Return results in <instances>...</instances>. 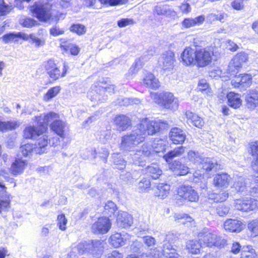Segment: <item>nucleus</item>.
Segmentation results:
<instances>
[{"label":"nucleus","instance_id":"nucleus-1","mask_svg":"<svg viewBox=\"0 0 258 258\" xmlns=\"http://www.w3.org/2000/svg\"><path fill=\"white\" fill-rule=\"evenodd\" d=\"M164 125L160 120H151L144 118L133 131L122 138L120 148L124 151H132L137 145L144 141L147 135L159 132Z\"/></svg>","mask_w":258,"mask_h":258},{"label":"nucleus","instance_id":"nucleus-2","mask_svg":"<svg viewBox=\"0 0 258 258\" xmlns=\"http://www.w3.org/2000/svg\"><path fill=\"white\" fill-rule=\"evenodd\" d=\"M199 240L203 241L208 247H223L226 240L216 232L208 228H204L198 234Z\"/></svg>","mask_w":258,"mask_h":258},{"label":"nucleus","instance_id":"nucleus-3","mask_svg":"<svg viewBox=\"0 0 258 258\" xmlns=\"http://www.w3.org/2000/svg\"><path fill=\"white\" fill-rule=\"evenodd\" d=\"M150 97L155 103L163 106L166 109L175 110L178 107V99L171 93L162 92L158 94L151 92Z\"/></svg>","mask_w":258,"mask_h":258},{"label":"nucleus","instance_id":"nucleus-4","mask_svg":"<svg viewBox=\"0 0 258 258\" xmlns=\"http://www.w3.org/2000/svg\"><path fill=\"white\" fill-rule=\"evenodd\" d=\"M45 69L50 78L55 81L60 78L63 77L67 72L68 67L64 63L63 68L56 63L53 59H49L44 64Z\"/></svg>","mask_w":258,"mask_h":258},{"label":"nucleus","instance_id":"nucleus-5","mask_svg":"<svg viewBox=\"0 0 258 258\" xmlns=\"http://www.w3.org/2000/svg\"><path fill=\"white\" fill-rule=\"evenodd\" d=\"M214 55L213 47L196 48V65L200 68L208 66L211 63Z\"/></svg>","mask_w":258,"mask_h":258},{"label":"nucleus","instance_id":"nucleus-6","mask_svg":"<svg viewBox=\"0 0 258 258\" xmlns=\"http://www.w3.org/2000/svg\"><path fill=\"white\" fill-rule=\"evenodd\" d=\"M51 6L47 3L38 2L31 8V11L40 21L46 22L51 17Z\"/></svg>","mask_w":258,"mask_h":258},{"label":"nucleus","instance_id":"nucleus-7","mask_svg":"<svg viewBox=\"0 0 258 258\" xmlns=\"http://www.w3.org/2000/svg\"><path fill=\"white\" fill-rule=\"evenodd\" d=\"M82 243L85 245V254L90 253L96 257H100L102 255L104 247L103 242L101 240H89L83 241Z\"/></svg>","mask_w":258,"mask_h":258},{"label":"nucleus","instance_id":"nucleus-8","mask_svg":"<svg viewBox=\"0 0 258 258\" xmlns=\"http://www.w3.org/2000/svg\"><path fill=\"white\" fill-rule=\"evenodd\" d=\"M177 195L182 200L190 202H196L199 199L197 191L189 185H183L179 186L177 190Z\"/></svg>","mask_w":258,"mask_h":258},{"label":"nucleus","instance_id":"nucleus-9","mask_svg":"<svg viewBox=\"0 0 258 258\" xmlns=\"http://www.w3.org/2000/svg\"><path fill=\"white\" fill-rule=\"evenodd\" d=\"M111 222L109 218L101 217L99 218L92 225V231L95 234H106L111 227Z\"/></svg>","mask_w":258,"mask_h":258},{"label":"nucleus","instance_id":"nucleus-10","mask_svg":"<svg viewBox=\"0 0 258 258\" xmlns=\"http://www.w3.org/2000/svg\"><path fill=\"white\" fill-rule=\"evenodd\" d=\"M235 208L239 211L248 212L253 211L258 207L256 200L250 198L242 199H237L234 202Z\"/></svg>","mask_w":258,"mask_h":258},{"label":"nucleus","instance_id":"nucleus-11","mask_svg":"<svg viewBox=\"0 0 258 258\" xmlns=\"http://www.w3.org/2000/svg\"><path fill=\"white\" fill-rule=\"evenodd\" d=\"M150 154L151 148L147 144H144L141 150H137L136 153L131 154L130 155L134 164L143 166L145 165L144 162Z\"/></svg>","mask_w":258,"mask_h":258},{"label":"nucleus","instance_id":"nucleus-12","mask_svg":"<svg viewBox=\"0 0 258 258\" xmlns=\"http://www.w3.org/2000/svg\"><path fill=\"white\" fill-rule=\"evenodd\" d=\"M175 61L174 52L171 50H168L161 54L158 63L163 70L169 71L173 68Z\"/></svg>","mask_w":258,"mask_h":258},{"label":"nucleus","instance_id":"nucleus-13","mask_svg":"<svg viewBox=\"0 0 258 258\" xmlns=\"http://www.w3.org/2000/svg\"><path fill=\"white\" fill-rule=\"evenodd\" d=\"M114 87L112 85H109L106 87L99 86L95 90L96 94L91 96V99L95 100L102 101L105 100L106 97L108 94H111L114 93ZM91 92H90V94Z\"/></svg>","mask_w":258,"mask_h":258},{"label":"nucleus","instance_id":"nucleus-14","mask_svg":"<svg viewBox=\"0 0 258 258\" xmlns=\"http://www.w3.org/2000/svg\"><path fill=\"white\" fill-rule=\"evenodd\" d=\"M248 60V54L244 51L240 52L237 53L232 59L229 64V71L231 72H234L232 68L238 70L242 67L244 63Z\"/></svg>","mask_w":258,"mask_h":258},{"label":"nucleus","instance_id":"nucleus-15","mask_svg":"<svg viewBox=\"0 0 258 258\" xmlns=\"http://www.w3.org/2000/svg\"><path fill=\"white\" fill-rule=\"evenodd\" d=\"M252 76L250 75L244 74L236 76L231 81V84L235 87L247 88L252 84Z\"/></svg>","mask_w":258,"mask_h":258},{"label":"nucleus","instance_id":"nucleus-16","mask_svg":"<svg viewBox=\"0 0 258 258\" xmlns=\"http://www.w3.org/2000/svg\"><path fill=\"white\" fill-rule=\"evenodd\" d=\"M182 62L186 66L196 65V49L186 47L181 54Z\"/></svg>","mask_w":258,"mask_h":258},{"label":"nucleus","instance_id":"nucleus-17","mask_svg":"<svg viewBox=\"0 0 258 258\" xmlns=\"http://www.w3.org/2000/svg\"><path fill=\"white\" fill-rule=\"evenodd\" d=\"M223 228L227 232L239 233L243 229V223L236 219H228L223 223Z\"/></svg>","mask_w":258,"mask_h":258},{"label":"nucleus","instance_id":"nucleus-18","mask_svg":"<svg viewBox=\"0 0 258 258\" xmlns=\"http://www.w3.org/2000/svg\"><path fill=\"white\" fill-rule=\"evenodd\" d=\"M131 236L127 233H115L109 238L110 244L115 247H119L124 244L131 239Z\"/></svg>","mask_w":258,"mask_h":258},{"label":"nucleus","instance_id":"nucleus-19","mask_svg":"<svg viewBox=\"0 0 258 258\" xmlns=\"http://www.w3.org/2000/svg\"><path fill=\"white\" fill-rule=\"evenodd\" d=\"M59 117V115L53 112H50L47 114H43L40 116L36 117L38 124L45 127V131L47 128V125L49 123H52L57 121Z\"/></svg>","mask_w":258,"mask_h":258},{"label":"nucleus","instance_id":"nucleus-20","mask_svg":"<svg viewBox=\"0 0 258 258\" xmlns=\"http://www.w3.org/2000/svg\"><path fill=\"white\" fill-rule=\"evenodd\" d=\"M117 226L121 228H128L133 223V218L131 215L127 212L119 211L116 218Z\"/></svg>","mask_w":258,"mask_h":258},{"label":"nucleus","instance_id":"nucleus-21","mask_svg":"<svg viewBox=\"0 0 258 258\" xmlns=\"http://www.w3.org/2000/svg\"><path fill=\"white\" fill-rule=\"evenodd\" d=\"M0 187L2 188L1 191L4 195L0 197V213L7 210L9 207L11 202V195L7 191V187L0 179Z\"/></svg>","mask_w":258,"mask_h":258},{"label":"nucleus","instance_id":"nucleus-22","mask_svg":"<svg viewBox=\"0 0 258 258\" xmlns=\"http://www.w3.org/2000/svg\"><path fill=\"white\" fill-rule=\"evenodd\" d=\"M45 132V127L40 126L39 128L35 127L34 126H28L26 127L24 130V137L26 139H35L39 137Z\"/></svg>","mask_w":258,"mask_h":258},{"label":"nucleus","instance_id":"nucleus-23","mask_svg":"<svg viewBox=\"0 0 258 258\" xmlns=\"http://www.w3.org/2000/svg\"><path fill=\"white\" fill-rule=\"evenodd\" d=\"M27 164L26 161L22 158L16 159L11 166L10 171L11 173L15 176L22 174L24 172Z\"/></svg>","mask_w":258,"mask_h":258},{"label":"nucleus","instance_id":"nucleus-24","mask_svg":"<svg viewBox=\"0 0 258 258\" xmlns=\"http://www.w3.org/2000/svg\"><path fill=\"white\" fill-rule=\"evenodd\" d=\"M170 139L175 144H182L185 139V135L179 128L174 127L171 129L169 133Z\"/></svg>","mask_w":258,"mask_h":258},{"label":"nucleus","instance_id":"nucleus-25","mask_svg":"<svg viewBox=\"0 0 258 258\" xmlns=\"http://www.w3.org/2000/svg\"><path fill=\"white\" fill-rule=\"evenodd\" d=\"M230 179V176L226 173L217 174L214 177L213 184L217 187L226 188Z\"/></svg>","mask_w":258,"mask_h":258},{"label":"nucleus","instance_id":"nucleus-26","mask_svg":"<svg viewBox=\"0 0 258 258\" xmlns=\"http://www.w3.org/2000/svg\"><path fill=\"white\" fill-rule=\"evenodd\" d=\"M51 129L61 138H65V132L68 129L67 124L58 119L50 124Z\"/></svg>","mask_w":258,"mask_h":258},{"label":"nucleus","instance_id":"nucleus-27","mask_svg":"<svg viewBox=\"0 0 258 258\" xmlns=\"http://www.w3.org/2000/svg\"><path fill=\"white\" fill-rule=\"evenodd\" d=\"M245 101L247 107L250 109L258 106V91L250 90L245 97Z\"/></svg>","mask_w":258,"mask_h":258},{"label":"nucleus","instance_id":"nucleus-28","mask_svg":"<svg viewBox=\"0 0 258 258\" xmlns=\"http://www.w3.org/2000/svg\"><path fill=\"white\" fill-rule=\"evenodd\" d=\"M169 168L179 175H186L189 171V169L186 165L176 160L169 164Z\"/></svg>","mask_w":258,"mask_h":258},{"label":"nucleus","instance_id":"nucleus-29","mask_svg":"<svg viewBox=\"0 0 258 258\" xmlns=\"http://www.w3.org/2000/svg\"><path fill=\"white\" fill-rule=\"evenodd\" d=\"M34 145V152L36 154H42L45 152L48 144V137L46 135H41Z\"/></svg>","mask_w":258,"mask_h":258},{"label":"nucleus","instance_id":"nucleus-30","mask_svg":"<svg viewBox=\"0 0 258 258\" xmlns=\"http://www.w3.org/2000/svg\"><path fill=\"white\" fill-rule=\"evenodd\" d=\"M205 18L204 15H201L195 18H188L184 19L181 23V25L185 28H189L202 25L205 21Z\"/></svg>","mask_w":258,"mask_h":258},{"label":"nucleus","instance_id":"nucleus-31","mask_svg":"<svg viewBox=\"0 0 258 258\" xmlns=\"http://www.w3.org/2000/svg\"><path fill=\"white\" fill-rule=\"evenodd\" d=\"M227 98L229 105L233 108H238L242 104V101L239 94L230 92L227 94Z\"/></svg>","mask_w":258,"mask_h":258},{"label":"nucleus","instance_id":"nucleus-32","mask_svg":"<svg viewBox=\"0 0 258 258\" xmlns=\"http://www.w3.org/2000/svg\"><path fill=\"white\" fill-rule=\"evenodd\" d=\"M28 35L23 32H18L17 33H9L4 35L2 37L3 41L8 43L12 42L18 41V38L22 39L24 40H28Z\"/></svg>","mask_w":258,"mask_h":258},{"label":"nucleus","instance_id":"nucleus-33","mask_svg":"<svg viewBox=\"0 0 258 258\" xmlns=\"http://www.w3.org/2000/svg\"><path fill=\"white\" fill-rule=\"evenodd\" d=\"M117 128L120 131H123L131 125L130 118L124 115H117L114 120Z\"/></svg>","mask_w":258,"mask_h":258},{"label":"nucleus","instance_id":"nucleus-34","mask_svg":"<svg viewBox=\"0 0 258 258\" xmlns=\"http://www.w3.org/2000/svg\"><path fill=\"white\" fill-rule=\"evenodd\" d=\"M143 84L147 87L156 89L160 86V82L154 75L150 73H148L143 80Z\"/></svg>","mask_w":258,"mask_h":258},{"label":"nucleus","instance_id":"nucleus-35","mask_svg":"<svg viewBox=\"0 0 258 258\" xmlns=\"http://www.w3.org/2000/svg\"><path fill=\"white\" fill-rule=\"evenodd\" d=\"M185 115L188 123H190L199 128H201L204 125V121L203 119L197 114L190 111H187L185 113Z\"/></svg>","mask_w":258,"mask_h":258},{"label":"nucleus","instance_id":"nucleus-36","mask_svg":"<svg viewBox=\"0 0 258 258\" xmlns=\"http://www.w3.org/2000/svg\"><path fill=\"white\" fill-rule=\"evenodd\" d=\"M85 245L82 242L77 245H73L71 251L68 253L66 258H77L81 254H85L84 249Z\"/></svg>","mask_w":258,"mask_h":258},{"label":"nucleus","instance_id":"nucleus-37","mask_svg":"<svg viewBox=\"0 0 258 258\" xmlns=\"http://www.w3.org/2000/svg\"><path fill=\"white\" fill-rule=\"evenodd\" d=\"M162 253L165 258H179V254L172 248L170 243H165L163 246Z\"/></svg>","mask_w":258,"mask_h":258},{"label":"nucleus","instance_id":"nucleus-38","mask_svg":"<svg viewBox=\"0 0 258 258\" xmlns=\"http://www.w3.org/2000/svg\"><path fill=\"white\" fill-rule=\"evenodd\" d=\"M20 125L18 121H0V132H4L9 130H15Z\"/></svg>","mask_w":258,"mask_h":258},{"label":"nucleus","instance_id":"nucleus-39","mask_svg":"<svg viewBox=\"0 0 258 258\" xmlns=\"http://www.w3.org/2000/svg\"><path fill=\"white\" fill-rule=\"evenodd\" d=\"M186 247L189 252L196 254L200 253L202 246L198 240H191L187 242Z\"/></svg>","mask_w":258,"mask_h":258},{"label":"nucleus","instance_id":"nucleus-40","mask_svg":"<svg viewBox=\"0 0 258 258\" xmlns=\"http://www.w3.org/2000/svg\"><path fill=\"white\" fill-rule=\"evenodd\" d=\"M240 258H257V255L254 249L248 245L242 247Z\"/></svg>","mask_w":258,"mask_h":258},{"label":"nucleus","instance_id":"nucleus-41","mask_svg":"<svg viewBox=\"0 0 258 258\" xmlns=\"http://www.w3.org/2000/svg\"><path fill=\"white\" fill-rule=\"evenodd\" d=\"M184 152L183 147L181 146L169 152L168 154L165 155L163 157L166 162L169 164L171 163V160L173 158L180 156Z\"/></svg>","mask_w":258,"mask_h":258},{"label":"nucleus","instance_id":"nucleus-42","mask_svg":"<svg viewBox=\"0 0 258 258\" xmlns=\"http://www.w3.org/2000/svg\"><path fill=\"white\" fill-rule=\"evenodd\" d=\"M170 187L169 184L160 183L157 186L156 195L161 199H164L169 193Z\"/></svg>","mask_w":258,"mask_h":258},{"label":"nucleus","instance_id":"nucleus-43","mask_svg":"<svg viewBox=\"0 0 258 258\" xmlns=\"http://www.w3.org/2000/svg\"><path fill=\"white\" fill-rule=\"evenodd\" d=\"M147 172L154 179H158L162 173V170L159 168L158 165L153 164L148 167Z\"/></svg>","mask_w":258,"mask_h":258},{"label":"nucleus","instance_id":"nucleus-44","mask_svg":"<svg viewBox=\"0 0 258 258\" xmlns=\"http://www.w3.org/2000/svg\"><path fill=\"white\" fill-rule=\"evenodd\" d=\"M245 179L240 176L235 178L232 187L234 188L237 191H243L246 188Z\"/></svg>","mask_w":258,"mask_h":258},{"label":"nucleus","instance_id":"nucleus-45","mask_svg":"<svg viewBox=\"0 0 258 258\" xmlns=\"http://www.w3.org/2000/svg\"><path fill=\"white\" fill-rule=\"evenodd\" d=\"M60 48L67 51H70L72 55H76L80 51V48L75 44L73 43H63L60 44Z\"/></svg>","mask_w":258,"mask_h":258},{"label":"nucleus","instance_id":"nucleus-46","mask_svg":"<svg viewBox=\"0 0 258 258\" xmlns=\"http://www.w3.org/2000/svg\"><path fill=\"white\" fill-rule=\"evenodd\" d=\"M215 164L211 159L208 157L203 158L199 165V168H203L206 171H211L214 167Z\"/></svg>","mask_w":258,"mask_h":258},{"label":"nucleus","instance_id":"nucleus-47","mask_svg":"<svg viewBox=\"0 0 258 258\" xmlns=\"http://www.w3.org/2000/svg\"><path fill=\"white\" fill-rule=\"evenodd\" d=\"M187 157L190 161L192 162L194 164H197L198 165H200L204 158L199 153L193 151L188 152Z\"/></svg>","mask_w":258,"mask_h":258},{"label":"nucleus","instance_id":"nucleus-48","mask_svg":"<svg viewBox=\"0 0 258 258\" xmlns=\"http://www.w3.org/2000/svg\"><path fill=\"white\" fill-rule=\"evenodd\" d=\"M153 151L156 153H160L165 150V141L163 140L157 139L154 141L152 144Z\"/></svg>","mask_w":258,"mask_h":258},{"label":"nucleus","instance_id":"nucleus-49","mask_svg":"<svg viewBox=\"0 0 258 258\" xmlns=\"http://www.w3.org/2000/svg\"><path fill=\"white\" fill-rule=\"evenodd\" d=\"M247 229L252 237L258 236V220L253 219L250 221L247 224Z\"/></svg>","mask_w":258,"mask_h":258},{"label":"nucleus","instance_id":"nucleus-50","mask_svg":"<svg viewBox=\"0 0 258 258\" xmlns=\"http://www.w3.org/2000/svg\"><path fill=\"white\" fill-rule=\"evenodd\" d=\"M19 23L24 27L31 28L37 24V22L32 18L22 16L19 20Z\"/></svg>","mask_w":258,"mask_h":258},{"label":"nucleus","instance_id":"nucleus-51","mask_svg":"<svg viewBox=\"0 0 258 258\" xmlns=\"http://www.w3.org/2000/svg\"><path fill=\"white\" fill-rule=\"evenodd\" d=\"M60 90V87L59 86H55L49 89L43 97L44 100L45 101L50 100L58 94Z\"/></svg>","mask_w":258,"mask_h":258},{"label":"nucleus","instance_id":"nucleus-52","mask_svg":"<svg viewBox=\"0 0 258 258\" xmlns=\"http://www.w3.org/2000/svg\"><path fill=\"white\" fill-rule=\"evenodd\" d=\"M113 161L116 166V167L119 169H123L125 168L126 162L123 159L121 155L119 154H114L112 156Z\"/></svg>","mask_w":258,"mask_h":258},{"label":"nucleus","instance_id":"nucleus-53","mask_svg":"<svg viewBox=\"0 0 258 258\" xmlns=\"http://www.w3.org/2000/svg\"><path fill=\"white\" fill-rule=\"evenodd\" d=\"M154 12L159 15L174 16L175 12L170 9H167L164 6H156L154 9Z\"/></svg>","mask_w":258,"mask_h":258},{"label":"nucleus","instance_id":"nucleus-54","mask_svg":"<svg viewBox=\"0 0 258 258\" xmlns=\"http://www.w3.org/2000/svg\"><path fill=\"white\" fill-rule=\"evenodd\" d=\"M70 30L72 32L76 33L78 35H82L86 33V28L85 26L82 24H75L70 27Z\"/></svg>","mask_w":258,"mask_h":258},{"label":"nucleus","instance_id":"nucleus-55","mask_svg":"<svg viewBox=\"0 0 258 258\" xmlns=\"http://www.w3.org/2000/svg\"><path fill=\"white\" fill-rule=\"evenodd\" d=\"M228 197V194L226 191H222L219 194H213L209 196V198L215 202H223L226 200Z\"/></svg>","mask_w":258,"mask_h":258},{"label":"nucleus","instance_id":"nucleus-56","mask_svg":"<svg viewBox=\"0 0 258 258\" xmlns=\"http://www.w3.org/2000/svg\"><path fill=\"white\" fill-rule=\"evenodd\" d=\"M117 209L115 204L112 201H109L105 204L104 213L105 214L111 216L114 214Z\"/></svg>","mask_w":258,"mask_h":258},{"label":"nucleus","instance_id":"nucleus-57","mask_svg":"<svg viewBox=\"0 0 258 258\" xmlns=\"http://www.w3.org/2000/svg\"><path fill=\"white\" fill-rule=\"evenodd\" d=\"M142 63L140 62V59L136 60L128 71L126 77L127 79L131 78L133 75L136 74L138 70L141 68Z\"/></svg>","mask_w":258,"mask_h":258},{"label":"nucleus","instance_id":"nucleus-58","mask_svg":"<svg viewBox=\"0 0 258 258\" xmlns=\"http://www.w3.org/2000/svg\"><path fill=\"white\" fill-rule=\"evenodd\" d=\"M34 146L31 144H26L20 148V151L24 156H28L31 152H34Z\"/></svg>","mask_w":258,"mask_h":258},{"label":"nucleus","instance_id":"nucleus-59","mask_svg":"<svg viewBox=\"0 0 258 258\" xmlns=\"http://www.w3.org/2000/svg\"><path fill=\"white\" fill-rule=\"evenodd\" d=\"M101 4L109 6H116L126 3L128 0H98Z\"/></svg>","mask_w":258,"mask_h":258},{"label":"nucleus","instance_id":"nucleus-60","mask_svg":"<svg viewBox=\"0 0 258 258\" xmlns=\"http://www.w3.org/2000/svg\"><path fill=\"white\" fill-rule=\"evenodd\" d=\"M67 222L64 214L59 215L57 216V225L60 230L64 231L66 229Z\"/></svg>","mask_w":258,"mask_h":258},{"label":"nucleus","instance_id":"nucleus-61","mask_svg":"<svg viewBox=\"0 0 258 258\" xmlns=\"http://www.w3.org/2000/svg\"><path fill=\"white\" fill-rule=\"evenodd\" d=\"M250 149V154L255 159L256 162L258 163V141L252 143Z\"/></svg>","mask_w":258,"mask_h":258},{"label":"nucleus","instance_id":"nucleus-62","mask_svg":"<svg viewBox=\"0 0 258 258\" xmlns=\"http://www.w3.org/2000/svg\"><path fill=\"white\" fill-rule=\"evenodd\" d=\"M12 9V6L6 5L4 0H0V15L7 14Z\"/></svg>","mask_w":258,"mask_h":258},{"label":"nucleus","instance_id":"nucleus-63","mask_svg":"<svg viewBox=\"0 0 258 258\" xmlns=\"http://www.w3.org/2000/svg\"><path fill=\"white\" fill-rule=\"evenodd\" d=\"M225 46L227 49L232 52H235L239 49L238 45L230 39L226 40Z\"/></svg>","mask_w":258,"mask_h":258},{"label":"nucleus","instance_id":"nucleus-64","mask_svg":"<svg viewBox=\"0 0 258 258\" xmlns=\"http://www.w3.org/2000/svg\"><path fill=\"white\" fill-rule=\"evenodd\" d=\"M124 255L122 252L117 250H113L111 253H108L104 256V258H123Z\"/></svg>","mask_w":258,"mask_h":258}]
</instances>
